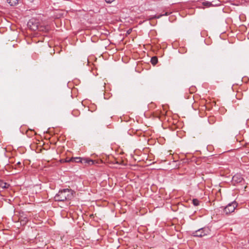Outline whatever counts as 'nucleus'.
Here are the masks:
<instances>
[{"instance_id": "f257e3e1", "label": "nucleus", "mask_w": 249, "mask_h": 249, "mask_svg": "<svg viewBox=\"0 0 249 249\" xmlns=\"http://www.w3.org/2000/svg\"><path fill=\"white\" fill-rule=\"evenodd\" d=\"M73 197V191L71 189H65L59 191L54 196L56 201H64L69 200Z\"/></svg>"}, {"instance_id": "f03ea898", "label": "nucleus", "mask_w": 249, "mask_h": 249, "mask_svg": "<svg viewBox=\"0 0 249 249\" xmlns=\"http://www.w3.org/2000/svg\"><path fill=\"white\" fill-rule=\"evenodd\" d=\"M211 230L209 227H204L192 233V235L195 237H202L211 234Z\"/></svg>"}, {"instance_id": "7ed1b4c3", "label": "nucleus", "mask_w": 249, "mask_h": 249, "mask_svg": "<svg viewBox=\"0 0 249 249\" xmlns=\"http://www.w3.org/2000/svg\"><path fill=\"white\" fill-rule=\"evenodd\" d=\"M237 206L236 201H233L227 205L223 209V213L228 215L233 212Z\"/></svg>"}, {"instance_id": "20e7f679", "label": "nucleus", "mask_w": 249, "mask_h": 249, "mask_svg": "<svg viewBox=\"0 0 249 249\" xmlns=\"http://www.w3.org/2000/svg\"><path fill=\"white\" fill-rule=\"evenodd\" d=\"M49 27L39 24L38 21L36 22L35 23H32V31L38 30L40 32H47L49 30Z\"/></svg>"}, {"instance_id": "39448f33", "label": "nucleus", "mask_w": 249, "mask_h": 249, "mask_svg": "<svg viewBox=\"0 0 249 249\" xmlns=\"http://www.w3.org/2000/svg\"><path fill=\"white\" fill-rule=\"evenodd\" d=\"M243 180V178L241 174H237L233 176L232 178V183L235 185L241 183Z\"/></svg>"}, {"instance_id": "423d86ee", "label": "nucleus", "mask_w": 249, "mask_h": 249, "mask_svg": "<svg viewBox=\"0 0 249 249\" xmlns=\"http://www.w3.org/2000/svg\"><path fill=\"white\" fill-rule=\"evenodd\" d=\"M66 162H76V163H81L82 158L80 157H75V158H71L69 160H66Z\"/></svg>"}, {"instance_id": "0eeeda50", "label": "nucleus", "mask_w": 249, "mask_h": 249, "mask_svg": "<svg viewBox=\"0 0 249 249\" xmlns=\"http://www.w3.org/2000/svg\"><path fill=\"white\" fill-rule=\"evenodd\" d=\"M81 163L85 164V165H93L94 163V161L88 158H82Z\"/></svg>"}, {"instance_id": "6e6552de", "label": "nucleus", "mask_w": 249, "mask_h": 249, "mask_svg": "<svg viewBox=\"0 0 249 249\" xmlns=\"http://www.w3.org/2000/svg\"><path fill=\"white\" fill-rule=\"evenodd\" d=\"M9 187V184L2 180H0V189H6Z\"/></svg>"}, {"instance_id": "1a4fd4ad", "label": "nucleus", "mask_w": 249, "mask_h": 249, "mask_svg": "<svg viewBox=\"0 0 249 249\" xmlns=\"http://www.w3.org/2000/svg\"><path fill=\"white\" fill-rule=\"evenodd\" d=\"M7 1L11 6H15L18 4L19 0H7Z\"/></svg>"}, {"instance_id": "9d476101", "label": "nucleus", "mask_w": 249, "mask_h": 249, "mask_svg": "<svg viewBox=\"0 0 249 249\" xmlns=\"http://www.w3.org/2000/svg\"><path fill=\"white\" fill-rule=\"evenodd\" d=\"M158 58L156 56H153L151 59V63L153 65H155L158 63Z\"/></svg>"}, {"instance_id": "9b49d317", "label": "nucleus", "mask_w": 249, "mask_h": 249, "mask_svg": "<svg viewBox=\"0 0 249 249\" xmlns=\"http://www.w3.org/2000/svg\"><path fill=\"white\" fill-rule=\"evenodd\" d=\"M192 202L193 205L195 206H197L199 205L200 201L196 198L193 199Z\"/></svg>"}, {"instance_id": "f8f14e48", "label": "nucleus", "mask_w": 249, "mask_h": 249, "mask_svg": "<svg viewBox=\"0 0 249 249\" xmlns=\"http://www.w3.org/2000/svg\"><path fill=\"white\" fill-rule=\"evenodd\" d=\"M203 5L209 7L210 6L212 5V4L210 2H203Z\"/></svg>"}, {"instance_id": "ddd939ff", "label": "nucleus", "mask_w": 249, "mask_h": 249, "mask_svg": "<svg viewBox=\"0 0 249 249\" xmlns=\"http://www.w3.org/2000/svg\"><path fill=\"white\" fill-rule=\"evenodd\" d=\"M168 15V12H166L164 14H162V15H159V16H158L156 18H160L161 17L163 16H167Z\"/></svg>"}, {"instance_id": "4468645a", "label": "nucleus", "mask_w": 249, "mask_h": 249, "mask_svg": "<svg viewBox=\"0 0 249 249\" xmlns=\"http://www.w3.org/2000/svg\"><path fill=\"white\" fill-rule=\"evenodd\" d=\"M114 0H105L106 2L108 3H111L112 2H113Z\"/></svg>"}, {"instance_id": "2eb2a0df", "label": "nucleus", "mask_w": 249, "mask_h": 249, "mask_svg": "<svg viewBox=\"0 0 249 249\" xmlns=\"http://www.w3.org/2000/svg\"><path fill=\"white\" fill-rule=\"evenodd\" d=\"M37 35H38V34H37V33H34V34H33V33H32V37H33V36H37Z\"/></svg>"}]
</instances>
